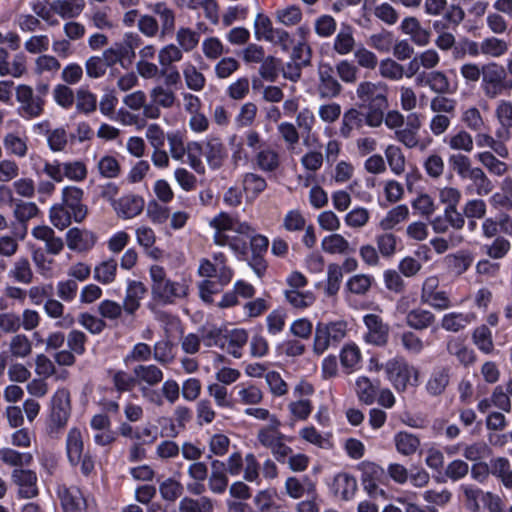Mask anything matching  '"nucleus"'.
<instances>
[{"mask_svg":"<svg viewBox=\"0 0 512 512\" xmlns=\"http://www.w3.org/2000/svg\"><path fill=\"white\" fill-rule=\"evenodd\" d=\"M161 22V34H170L175 29V12L165 2H157L150 6Z\"/></svg>","mask_w":512,"mask_h":512,"instance_id":"nucleus-53","label":"nucleus"},{"mask_svg":"<svg viewBox=\"0 0 512 512\" xmlns=\"http://www.w3.org/2000/svg\"><path fill=\"white\" fill-rule=\"evenodd\" d=\"M198 274L201 277L217 278L221 286L229 284L234 276L233 269L227 265V257L222 252L212 255V260L203 258L200 260Z\"/></svg>","mask_w":512,"mask_h":512,"instance_id":"nucleus-7","label":"nucleus"},{"mask_svg":"<svg viewBox=\"0 0 512 512\" xmlns=\"http://www.w3.org/2000/svg\"><path fill=\"white\" fill-rule=\"evenodd\" d=\"M440 281L435 275L427 277L422 284L420 301L437 311L448 310L453 303L444 290H439Z\"/></svg>","mask_w":512,"mask_h":512,"instance_id":"nucleus-8","label":"nucleus"},{"mask_svg":"<svg viewBox=\"0 0 512 512\" xmlns=\"http://www.w3.org/2000/svg\"><path fill=\"white\" fill-rule=\"evenodd\" d=\"M242 185L247 201L255 200L267 188L265 178L254 172L243 175Z\"/></svg>","mask_w":512,"mask_h":512,"instance_id":"nucleus-44","label":"nucleus"},{"mask_svg":"<svg viewBox=\"0 0 512 512\" xmlns=\"http://www.w3.org/2000/svg\"><path fill=\"white\" fill-rule=\"evenodd\" d=\"M31 234L37 240L45 243V251L48 254L58 255L64 248L62 238L56 236L55 231L49 226H36L32 229Z\"/></svg>","mask_w":512,"mask_h":512,"instance_id":"nucleus-27","label":"nucleus"},{"mask_svg":"<svg viewBox=\"0 0 512 512\" xmlns=\"http://www.w3.org/2000/svg\"><path fill=\"white\" fill-rule=\"evenodd\" d=\"M394 444L400 454L410 456L418 450L420 440L412 433L401 431L395 434Z\"/></svg>","mask_w":512,"mask_h":512,"instance_id":"nucleus-56","label":"nucleus"},{"mask_svg":"<svg viewBox=\"0 0 512 512\" xmlns=\"http://www.w3.org/2000/svg\"><path fill=\"white\" fill-rule=\"evenodd\" d=\"M0 459L6 465L23 467L32 463L33 456L29 452H18L12 448L4 447L0 449Z\"/></svg>","mask_w":512,"mask_h":512,"instance_id":"nucleus-61","label":"nucleus"},{"mask_svg":"<svg viewBox=\"0 0 512 512\" xmlns=\"http://www.w3.org/2000/svg\"><path fill=\"white\" fill-rule=\"evenodd\" d=\"M318 94L321 98H335L340 95L342 85L335 77V71L330 63L321 64L318 68Z\"/></svg>","mask_w":512,"mask_h":512,"instance_id":"nucleus-15","label":"nucleus"},{"mask_svg":"<svg viewBox=\"0 0 512 512\" xmlns=\"http://www.w3.org/2000/svg\"><path fill=\"white\" fill-rule=\"evenodd\" d=\"M450 381V369L448 367H435L426 383V390L432 396L441 395Z\"/></svg>","mask_w":512,"mask_h":512,"instance_id":"nucleus-38","label":"nucleus"},{"mask_svg":"<svg viewBox=\"0 0 512 512\" xmlns=\"http://www.w3.org/2000/svg\"><path fill=\"white\" fill-rule=\"evenodd\" d=\"M376 248L383 258L394 257L399 245V238L391 231H383L375 235Z\"/></svg>","mask_w":512,"mask_h":512,"instance_id":"nucleus-46","label":"nucleus"},{"mask_svg":"<svg viewBox=\"0 0 512 512\" xmlns=\"http://www.w3.org/2000/svg\"><path fill=\"white\" fill-rule=\"evenodd\" d=\"M144 204V199L141 196L129 193L113 202V209L118 217L127 220L140 215Z\"/></svg>","mask_w":512,"mask_h":512,"instance_id":"nucleus-19","label":"nucleus"},{"mask_svg":"<svg viewBox=\"0 0 512 512\" xmlns=\"http://www.w3.org/2000/svg\"><path fill=\"white\" fill-rule=\"evenodd\" d=\"M364 126V114L356 108L346 110L341 119L339 134L345 139L352 136L355 130L359 131Z\"/></svg>","mask_w":512,"mask_h":512,"instance_id":"nucleus-32","label":"nucleus"},{"mask_svg":"<svg viewBox=\"0 0 512 512\" xmlns=\"http://www.w3.org/2000/svg\"><path fill=\"white\" fill-rule=\"evenodd\" d=\"M331 489L336 496L349 500L357 490V481L352 475L341 472L335 475Z\"/></svg>","mask_w":512,"mask_h":512,"instance_id":"nucleus-36","label":"nucleus"},{"mask_svg":"<svg viewBox=\"0 0 512 512\" xmlns=\"http://www.w3.org/2000/svg\"><path fill=\"white\" fill-rule=\"evenodd\" d=\"M475 320L474 313L449 312L442 316L441 327L445 331L457 333Z\"/></svg>","mask_w":512,"mask_h":512,"instance_id":"nucleus-35","label":"nucleus"},{"mask_svg":"<svg viewBox=\"0 0 512 512\" xmlns=\"http://www.w3.org/2000/svg\"><path fill=\"white\" fill-rule=\"evenodd\" d=\"M16 100L20 103L21 116L26 119L39 117L44 111L45 100L36 97L29 85L20 84L16 87Z\"/></svg>","mask_w":512,"mask_h":512,"instance_id":"nucleus-12","label":"nucleus"},{"mask_svg":"<svg viewBox=\"0 0 512 512\" xmlns=\"http://www.w3.org/2000/svg\"><path fill=\"white\" fill-rule=\"evenodd\" d=\"M473 260L474 257L472 253L466 250L449 254L444 259L447 267L457 275L465 273L472 265Z\"/></svg>","mask_w":512,"mask_h":512,"instance_id":"nucleus-50","label":"nucleus"},{"mask_svg":"<svg viewBox=\"0 0 512 512\" xmlns=\"http://www.w3.org/2000/svg\"><path fill=\"white\" fill-rule=\"evenodd\" d=\"M447 352L457 358L464 366H468L475 362L476 356L474 351L466 346L459 338H451L447 342Z\"/></svg>","mask_w":512,"mask_h":512,"instance_id":"nucleus-48","label":"nucleus"},{"mask_svg":"<svg viewBox=\"0 0 512 512\" xmlns=\"http://www.w3.org/2000/svg\"><path fill=\"white\" fill-rule=\"evenodd\" d=\"M475 158L488 170L490 174L501 177L508 171L505 162L499 160L492 152L483 151L475 155Z\"/></svg>","mask_w":512,"mask_h":512,"instance_id":"nucleus-58","label":"nucleus"},{"mask_svg":"<svg viewBox=\"0 0 512 512\" xmlns=\"http://www.w3.org/2000/svg\"><path fill=\"white\" fill-rule=\"evenodd\" d=\"M8 275L16 282L22 284H30L34 278L30 262L25 257H20L14 262V265Z\"/></svg>","mask_w":512,"mask_h":512,"instance_id":"nucleus-64","label":"nucleus"},{"mask_svg":"<svg viewBox=\"0 0 512 512\" xmlns=\"http://www.w3.org/2000/svg\"><path fill=\"white\" fill-rule=\"evenodd\" d=\"M225 331L215 325L202 326L198 330L204 346L208 348L218 347L222 350L225 349Z\"/></svg>","mask_w":512,"mask_h":512,"instance_id":"nucleus-54","label":"nucleus"},{"mask_svg":"<svg viewBox=\"0 0 512 512\" xmlns=\"http://www.w3.org/2000/svg\"><path fill=\"white\" fill-rule=\"evenodd\" d=\"M28 138L19 133H8L3 139V146L8 154L23 158L28 151Z\"/></svg>","mask_w":512,"mask_h":512,"instance_id":"nucleus-57","label":"nucleus"},{"mask_svg":"<svg viewBox=\"0 0 512 512\" xmlns=\"http://www.w3.org/2000/svg\"><path fill=\"white\" fill-rule=\"evenodd\" d=\"M182 73L186 86L193 91H201L205 87V76L191 62L182 65Z\"/></svg>","mask_w":512,"mask_h":512,"instance_id":"nucleus-63","label":"nucleus"},{"mask_svg":"<svg viewBox=\"0 0 512 512\" xmlns=\"http://www.w3.org/2000/svg\"><path fill=\"white\" fill-rule=\"evenodd\" d=\"M397 310L400 313L406 314L405 323L409 328L416 331H423L430 328H433V331L437 330V328L434 327L436 323V316L430 310L417 307L407 311V308L402 301L397 303Z\"/></svg>","mask_w":512,"mask_h":512,"instance_id":"nucleus-13","label":"nucleus"},{"mask_svg":"<svg viewBox=\"0 0 512 512\" xmlns=\"http://www.w3.org/2000/svg\"><path fill=\"white\" fill-rule=\"evenodd\" d=\"M422 126L418 113H410L406 117V126L395 131V139L405 147L412 149L419 145V130Z\"/></svg>","mask_w":512,"mask_h":512,"instance_id":"nucleus-18","label":"nucleus"},{"mask_svg":"<svg viewBox=\"0 0 512 512\" xmlns=\"http://www.w3.org/2000/svg\"><path fill=\"white\" fill-rule=\"evenodd\" d=\"M379 382H372L366 376H360L355 382V392L358 400L365 405H372L377 397Z\"/></svg>","mask_w":512,"mask_h":512,"instance_id":"nucleus-41","label":"nucleus"},{"mask_svg":"<svg viewBox=\"0 0 512 512\" xmlns=\"http://www.w3.org/2000/svg\"><path fill=\"white\" fill-rule=\"evenodd\" d=\"M65 453L72 467L80 466L84 476H89L95 468V457L89 447H86L83 431L77 427H71L65 437Z\"/></svg>","mask_w":512,"mask_h":512,"instance_id":"nucleus-3","label":"nucleus"},{"mask_svg":"<svg viewBox=\"0 0 512 512\" xmlns=\"http://www.w3.org/2000/svg\"><path fill=\"white\" fill-rule=\"evenodd\" d=\"M59 497L64 512H80L93 509V500L84 498L77 488H63L59 491Z\"/></svg>","mask_w":512,"mask_h":512,"instance_id":"nucleus-23","label":"nucleus"},{"mask_svg":"<svg viewBox=\"0 0 512 512\" xmlns=\"http://www.w3.org/2000/svg\"><path fill=\"white\" fill-rule=\"evenodd\" d=\"M147 293L146 286L136 280H129L125 290V297L122 305L125 309V315L134 316L141 306V301Z\"/></svg>","mask_w":512,"mask_h":512,"instance_id":"nucleus-21","label":"nucleus"},{"mask_svg":"<svg viewBox=\"0 0 512 512\" xmlns=\"http://www.w3.org/2000/svg\"><path fill=\"white\" fill-rule=\"evenodd\" d=\"M61 68L59 60L52 55L42 54L34 61L33 72L35 75L42 76L48 74L55 76Z\"/></svg>","mask_w":512,"mask_h":512,"instance_id":"nucleus-62","label":"nucleus"},{"mask_svg":"<svg viewBox=\"0 0 512 512\" xmlns=\"http://www.w3.org/2000/svg\"><path fill=\"white\" fill-rule=\"evenodd\" d=\"M347 334V322L343 320L328 323L319 322L315 327L313 351L322 355L330 347L337 346Z\"/></svg>","mask_w":512,"mask_h":512,"instance_id":"nucleus-6","label":"nucleus"},{"mask_svg":"<svg viewBox=\"0 0 512 512\" xmlns=\"http://www.w3.org/2000/svg\"><path fill=\"white\" fill-rule=\"evenodd\" d=\"M374 282L372 275L358 273L348 278L345 290L353 295L364 296L370 291Z\"/></svg>","mask_w":512,"mask_h":512,"instance_id":"nucleus-49","label":"nucleus"},{"mask_svg":"<svg viewBox=\"0 0 512 512\" xmlns=\"http://www.w3.org/2000/svg\"><path fill=\"white\" fill-rule=\"evenodd\" d=\"M84 8V0H53L51 2V10L62 19L76 18Z\"/></svg>","mask_w":512,"mask_h":512,"instance_id":"nucleus-40","label":"nucleus"},{"mask_svg":"<svg viewBox=\"0 0 512 512\" xmlns=\"http://www.w3.org/2000/svg\"><path fill=\"white\" fill-rule=\"evenodd\" d=\"M203 152L206 162L210 169H220L227 156V149L219 138H209L203 146Z\"/></svg>","mask_w":512,"mask_h":512,"instance_id":"nucleus-24","label":"nucleus"},{"mask_svg":"<svg viewBox=\"0 0 512 512\" xmlns=\"http://www.w3.org/2000/svg\"><path fill=\"white\" fill-rule=\"evenodd\" d=\"M225 349L234 358L242 357V349L247 344L248 332L243 328L225 331Z\"/></svg>","mask_w":512,"mask_h":512,"instance_id":"nucleus-34","label":"nucleus"},{"mask_svg":"<svg viewBox=\"0 0 512 512\" xmlns=\"http://www.w3.org/2000/svg\"><path fill=\"white\" fill-rule=\"evenodd\" d=\"M367 328L364 340L375 346H385L389 338V325L384 323L382 318L376 314H367L363 317Z\"/></svg>","mask_w":512,"mask_h":512,"instance_id":"nucleus-16","label":"nucleus"},{"mask_svg":"<svg viewBox=\"0 0 512 512\" xmlns=\"http://www.w3.org/2000/svg\"><path fill=\"white\" fill-rule=\"evenodd\" d=\"M71 412L70 392L65 388L58 389L51 397L46 421V432L50 437L56 438L61 434L68 424Z\"/></svg>","mask_w":512,"mask_h":512,"instance_id":"nucleus-4","label":"nucleus"},{"mask_svg":"<svg viewBox=\"0 0 512 512\" xmlns=\"http://www.w3.org/2000/svg\"><path fill=\"white\" fill-rule=\"evenodd\" d=\"M400 30L403 34L408 35L416 46L424 47L430 43L431 32L423 28L420 21L414 16L405 17L400 24Z\"/></svg>","mask_w":512,"mask_h":512,"instance_id":"nucleus-22","label":"nucleus"},{"mask_svg":"<svg viewBox=\"0 0 512 512\" xmlns=\"http://www.w3.org/2000/svg\"><path fill=\"white\" fill-rule=\"evenodd\" d=\"M387 379L398 392L419 384V370L404 358H392L384 365Z\"/></svg>","mask_w":512,"mask_h":512,"instance_id":"nucleus-5","label":"nucleus"},{"mask_svg":"<svg viewBox=\"0 0 512 512\" xmlns=\"http://www.w3.org/2000/svg\"><path fill=\"white\" fill-rule=\"evenodd\" d=\"M62 206L69 209L75 222H81L87 215V206L82 203L83 189L68 185L62 189Z\"/></svg>","mask_w":512,"mask_h":512,"instance_id":"nucleus-17","label":"nucleus"},{"mask_svg":"<svg viewBox=\"0 0 512 512\" xmlns=\"http://www.w3.org/2000/svg\"><path fill=\"white\" fill-rule=\"evenodd\" d=\"M362 355L359 347L354 344H346L340 352V362L343 369L348 373H352L359 369Z\"/></svg>","mask_w":512,"mask_h":512,"instance_id":"nucleus-51","label":"nucleus"},{"mask_svg":"<svg viewBox=\"0 0 512 512\" xmlns=\"http://www.w3.org/2000/svg\"><path fill=\"white\" fill-rule=\"evenodd\" d=\"M285 489L290 497L298 499L305 493H314L316 488L315 484L308 477H303L302 480L296 477H289L285 482Z\"/></svg>","mask_w":512,"mask_h":512,"instance_id":"nucleus-55","label":"nucleus"},{"mask_svg":"<svg viewBox=\"0 0 512 512\" xmlns=\"http://www.w3.org/2000/svg\"><path fill=\"white\" fill-rule=\"evenodd\" d=\"M281 422L278 418L272 419V424L259 429L257 440L265 448H272L279 440H286V436L280 431Z\"/></svg>","mask_w":512,"mask_h":512,"instance_id":"nucleus-39","label":"nucleus"},{"mask_svg":"<svg viewBox=\"0 0 512 512\" xmlns=\"http://www.w3.org/2000/svg\"><path fill=\"white\" fill-rule=\"evenodd\" d=\"M462 490L468 509L475 511L487 509L489 512H501L502 500L498 495L484 492L472 485H464Z\"/></svg>","mask_w":512,"mask_h":512,"instance_id":"nucleus-9","label":"nucleus"},{"mask_svg":"<svg viewBox=\"0 0 512 512\" xmlns=\"http://www.w3.org/2000/svg\"><path fill=\"white\" fill-rule=\"evenodd\" d=\"M357 98L369 105V107H387L388 106V86L386 83L378 81H362L356 88Z\"/></svg>","mask_w":512,"mask_h":512,"instance_id":"nucleus-10","label":"nucleus"},{"mask_svg":"<svg viewBox=\"0 0 512 512\" xmlns=\"http://www.w3.org/2000/svg\"><path fill=\"white\" fill-rule=\"evenodd\" d=\"M504 72V67L498 63L491 62L483 65L481 89L487 98L495 99L501 95Z\"/></svg>","mask_w":512,"mask_h":512,"instance_id":"nucleus-14","label":"nucleus"},{"mask_svg":"<svg viewBox=\"0 0 512 512\" xmlns=\"http://www.w3.org/2000/svg\"><path fill=\"white\" fill-rule=\"evenodd\" d=\"M184 57V52L176 44L170 43L158 51V63L162 68L163 75L173 66L174 63L180 62Z\"/></svg>","mask_w":512,"mask_h":512,"instance_id":"nucleus-47","label":"nucleus"},{"mask_svg":"<svg viewBox=\"0 0 512 512\" xmlns=\"http://www.w3.org/2000/svg\"><path fill=\"white\" fill-rule=\"evenodd\" d=\"M491 474L496 477L506 489H512V465L506 457H496L490 460Z\"/></svg>","mask_w":512,"mask_h":512,"instance_id":"nucleus-45","label":"nucleus"},{"mask_svg":"<svg viewBox=\"0 0 512 512\" xmlns=\"http://www.w3.org/2000/svg\"><path fill=\"white\" fill-rule=\"evenodd\" d=\"M251 165L264 173H274L281 166V157L276 149L264 143L257 154L253 155Z\"/></svg>","mask_w":512,"mask_h":512,"instance_id":"nucleus-20","label":"nucleus"},{"mask_svg":"<svg viewBox=\"0 0 512 512\" xmlns=\"http://www.w3.org/2000/svg\"><path fill=\"white\" fill-rule=\"evenodd\" d=\"M238 400L243 405H257L263 400L262 390L255 384L241 383L235 387Z\"/></svg>","mask_w":512,"mask_h":512,"instance_id":"nucleus-59","label":"nucleus"},{"mask_svg":"<svg viewBox=\"0 0 512 512\" xmlns=\"http://www.w3.org/2000/svg\"><path fill=\"white\" fill-rule=\"evenodd\" d=\"M443 143L453 151L470 153L474 149L473 137L465 129H459L446 135L443 139Z\"/></svg>","mask_w":512,"mask_h":512,"instance_id":"nucleus-37","label":"nucleus"},{"mask_svg":"<svg viewBox=\"0 0 512 512\" xmlns=\"http://www.w3.org/2000/svg\"><path fill=\"white\" fill-rule=\"evenodd\" d=\"M200 42V33L189 28L179 27L176 32V45L183 52L189 53L197 48Z\"/></svg>","mask_w":512,"mask_h":512,"instance_id":"nucleus-60","label":"nucleus"},{"mask_svg":"<svg viewBox=\"0 0 512 512\" xmlns=\"http://www.w3.org/2000/svg\"><path fill=\"white\" fill-rule=\"evenodd\" d=\"M211 472L208 476V487L215 494H223L228 487V476L225 472V463L220 460L211 461Z\"/></svg>","mask_w":512,"mask_h":512,"instance_id":"nucleus-31","label":"nucleus"},{"mask_svg":"<svg viewBox=\"0 0 512 512\" xmlns=\"http://www.w3.org/2000/svg\"><path fill=\"white\" fill-rule=\"evenodd\" d=\"M416 83L428 86L433 92L438 94L452 92L447 76L441 71L421 72L416 77Z\"/></svg>","mask_w":512,"mask_h":512,"instance_id":"nucleus-28","label":"nucleus"},{"mask_svg":"<svg viewBox=\"0 0 512 512\" xmlns=\"http://www.w3.org/2000/svg\"><path fill=\"white\" fill-rule=\"evenodd\" d=\"M229 145L231 147V162L235 168L252 164L253 155L246 149L237 135H232L229 138Z\"/></svg>","mask_w":512,"mask_h":512,"instance_id":"nucleus-52","label":"nucleus"},{"mask_svg":"<svg viewBox=\"0 0 512 512\" xmlns=\"http://www.w3.org/2000/svg\"><path fill=\"white\" fill-rule=\"evenodd\" d=\"M12 480L18 486L19 494L25 498L37 495V476L32 470L14 469Z\"/></svg>","mask_w":512,"mask_h":512,"instance_id":"nucleus-26","label":"nucleus"},{"mask_svg":"<svg viewBox=\"0 0 512 512\" xmlns=\"http://www.w3.org/2000/svg\"><path fill=\"white\" fill-rule=\"evenodd\" d=\"M410 211L407 205L400 204L391 208L379 222L383 231H391L399 224L408 220Z\"/></svg>","mask_w":512,"mask_h":512,"instance_id":"nucleus-43","label":"nucleus"},{"mask_svg":"<svg viewBox=\"0 0 512 512\" xmlns=\"http://www.w3.org/2000/svg\"><path fill=\"white\" fill-rule=\"evenodd\" d=\"M466 179L471 181V185L466 187V191L478 196H486L494 188L492 181L480 167H475Z\"/></svg>","mask_w":512,"mask_h":512,"instance_id":"nucleus-33","label":"nucleus"},{"mask_svg":"<svg viewBox=\"0 0 512 512\" xmlns=\"http://www.w3.org/2000/svg\"><path fill=\"white\" fill-rule=\"evenodd\" d=\"M361 472V482L368 493L374 499H386V492L378 486V482L384 475V469L374 462L363 461L358 466Z\"/></svg>","mask_w":512,"mask_h":512,"instance_id":"nucleus-11","label":"nucleus"},{"mask_svg":"<svg viewBox=\"0 0 512 512\" xmlns=\"http://www.w3.org/2000/svg\"><path fill=\"white\" fill-rule=\"evenodd\" d=\"M44 311L49 318L57 319L56 326L60 328H70L74 325V317L65 314V306L60 300L49 298L44 303Z\"/></svg>","mask_w":512,"mask_h":512,"instance_id":"nucleus-30","label":"nucleus"},{"mask_svg":"<svg viewBox=\"0 0 512 512\" xmlns=\"http://www.w3.org/2000/svg\"><path fill=\"white\" fill-rule=\"evenodd\" d=\"M214 229L213 242L220 247L228 246L236 254H245L247 243L240 236L250 238V246L254 256H261L269 246L266 236L256 234L255 229L246 221H240L227 212H220L210 222Z\"/></svg>","mask_w":512,"mask_h":512,"instance_id":"nucleus-1","label":"nucleus"},{"mask_svg":"<svg viewBox=\"0 0 512 512\" xmlns=\"http://www.w3.org/2000/svg\"><path fill=\"white\" fill-rule=\"evenodd\" d=\"M133 373L137 378V384L141 386L154 387L163 381L164 373L155 364H140L134 367Z\"/></svg>","mask_w":512,"mask_h":512,"instance_id":"nucleus-29","label":"nucleus"},{"mask_svg":"<svg viewBox=\"0 0 512 512\" xmlns=\"http://www.w3.org/2000/svg\"><path fill=\"white\" fill-rule=\"evenodd\" d=\"M356 48L354 28L349 24L342 23L339 31L333 39V51L339 56H346L354 53Z\"/></svg>","mask_w":512,"mask_h":512,"instance_id":"nucleus-25","label":"nucleus"},{"mask_svg":"<svg viewBox=\"0 0 512 512\" xmlns=\"http://www.w3.org/2000/svg\"><path fill=\"white\" fill-rule=\"evenodd\" d=\"M117 270V261L114 258H109L95 265L93 269V278L102 285H109L115 282Z\"/></svg>","mask_w":512,"mask_h":512,"instance_id":"nucleus-42","label":"nucleus"},{"mask_svg":"<svg viewBox=\"0 0 512 512\" xmlns=\"http://www.w3.org/2000/svg\"><path fill=\"white\" fill-rule=\"evenodd\" d=\"M152 300L162 306L174 305L186 299L190 293V284L186 279L174 281L167 277L162 266L152 265L149 269Z\"/></svg>","mask_w":512,"mask_h":512,"instance_id":"nucleus-2","label":"nucleus"}]
</instances>
